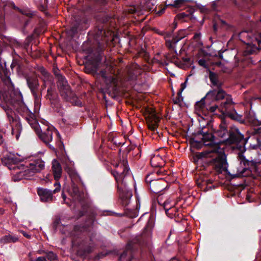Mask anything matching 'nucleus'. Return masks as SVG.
<instances>
[{
  "mask_svg": "<svg viewBox=\"0 0 261 261\" xmlns=\"http://www.w3.org/2000/svg\"><path fill=\"white\" fill-rule=\"evenodd\" d=\"M39 253H45L46 254V256L48 260L50 261H58V256L56 253H54L53 251H39Z\"/></svg>",
  "mask_w": 261,
  "mask_h": 261,
  "instance_id": "7c9ffc66",
  "label": "nucleus"
},
{
  "mask_svg": "<svg viewBox=\"0 0 261 261\" xmlns=\"http://www.w3.org/2000/svg\"><path fill=\"white\" fill-rule=\"evenodd\" d=\"M174 203L171 204L170 207H167V205H165L166 214L170 218H173V217L178 215V210L174 206Z\"/></svg>",
  "mask_w": 261,
  "mask_h": 261,
  "instance_id": "bb28decb",
  "label": "nucleus"
},
{
  "mask_svg": "<svg viewBox=\"0 0 261 261\" xmlns=\"http://www.w3.org/2000/svg\"><path fill=\"white\" fill-rule=\"evenodd\" d=\"M155 32L160 35H162V36L165 35V38L166 39H167L168 37H169L171 35L170 33H166V32H165L164 31H161L159 30H156L155 31Z\"/></svg>",
  "mask_w": 261,
  "mask_h": 261,
  "instance_id": "ea45409f",
  "label": "nucleus"
},
{
  "mask_svg": "<svg viewBox=\"0 0 261 261\" xmlns=\"http://www.w3.org/2000/svg\"><path fill=\"white\" fill-rule=\"evenodd\" d=\"M21 12L22 14H23L30 18L32 17L35 14L34 12L31 11L30 10H21Z\"/></svg>",
  "mask_w": 261,
  "mask_h": 261,
  "instance_id": "c9c22d12",
  "label": "nucleus"
},
{
  "mask_svg": "<svg viewBox=\"0 0 261 261\" xmlns=\"http://www.w3.org/2000/svg\"><path fill=\"white\" fill-rule=\"evenodd\" d=\"M180 16H181L182 18H184L186 16H187L186 14H185L184 13H181L180 15H179Z\"/></svg>",
  "mask_w": 261,
  "mask_h": 261,
  "instance_id": "052dcab7",
  "label": "nucleus"
},
{
  "mask_svg": "<svg viewBox=\"0 0 261 261\" xmlns=\"http://www.w3.org/2000/svg\"><path fill=\"white\" fill-rule=\"evenodd\" d=\"M198 64L200 66L203 67L204 68L207 67L206 62L204 59H200L198 61Z\"/></svg>",
  "mask_w": 261,
  "mask_h": 261,
  "instance_id": "79ce46f5",
  "label": "nucleus"
},
{
  "mask_svg": "<svg viewBox=\"0 0 261 261\" xmlns=\"http://www.w3.org/2000/svg\"><path fill=\"white\" fill-rule=\"evenodd\" d=\"M18 98L20 100V107L17 108L18 112H21L22 111L23 113H25L27 116H26L25 119L30 125L32 126V128L34 129L36 131V129L39 128V125L36 120L34 118V115L30 113V111L24 105V102L22 100V96L21 93H19Z\"/></svg>",
  "mask_w": 261,
  "mask_h": 261,
  "instance_id": "9d476101",
  "label": "nucleus"
},
{
  "mask_svg": "<svg viewBox=\"0 0 261 261\" xmlns=\"http://www.w3.org/2000/svg\"><path fill=\"white\" fill-rule=\"evenodd\" d=\"M205 97L202 98L200 101L197 102L195 105V109L197 112H202L205 108Z\"/></svg>",
  "mask_w": 261,
  "mask_h": 261,
  "instance_id": "c756f323",
  "label": "nucleus"
},
{
  "mask_svg": "<svg viewBox=\"0 0 261 261\" xmlns=\"http://www.w3.org/2000/svg\"><path fill=\"white\" fill-rule=\"evenodd\" d=\"M83 193L80 191L76 186H73L72 188V196L75 200L81 202L83 197Z\"/></svg>",
  "mask_w": 261,
  "mask_h": 261,
  "instance_id": "c85d7f7f",
  "label": "nucleus"
},
{
  "mask_svg": "<svg viewBox=\"0 0 261 261\" xmlns=\"http://www.w3.org/2000/svg\"><path fill=\"white\" fill-rule=\"evenodd\" d=\"M221 151V152L216 153V156L209 161L210 164L218 172H222L226 169V161L222 155L220 154V153L222 152L221 149L220 151Z\"/></svg>",
  "mask_w": 261,
  "mask_h": 261,
  "instance_id": "f8f14e48",
  "label": "nucleus"
},
{
  "mask_svg": "<svg viewBox=\"0 0 261 261\" xmlns=\"http://www.w3.org/2000/svg\"><path fill=\"white\" fill-rule=\"evenodd\" d=\"M212 183V180H210V179H207V180H203L202 181V186H204V185H208L209 184H211Z\"/></svg>",
  "mask_w": 261,
  "mask_h": 261,
  "instance_id": "603ef678",
  "label": "nucleus"
},
{
  "mask_svg": "<svg viewBox=\"0 0 261 261\" xmlns=\"http://www.w3.org/2000/svg\"><path fill=\"white\" fill-rule=\"evenodd\" d=\"M115 169L112 170L111 174L117 183L118 191L121 204L126 207L129 205L133 196L132 191L129 189L127 181L132 177L128 165L126 155H120L117 162L112 163Z\"/></svg>",
  "mask_w": 261,
  "mask_h": 261,
  "instance_id": "f03ea898",
  "label": "nucleus"
},
{
  "mask_svg": "<svg viewBox=\"0 0 261 261\" xmlns=\"http://www.w3.org/2000/svg\"><path fill=\"white\" fill-rule=\"evenodd\" d=\"M77 26H73L72 29H71V31L74 33H75L76 31H77Z\"/></svg>",
  "mask_w": 261,
  "mask_h": 261,
  "instance_id": "6e6d98bb",
  "label": "nucleus"
},
{
  "mask_svg": "<svg viewBox=\"0 0 261 261\" xmlns=\"http://www.w3.org/2000/svg\"><path fill=\"white\" fill-rule=\"evenodd\" d=\"M209 79L212 84V88L222 87L223 83L219 80L218 75L211 71L209 74Z\"/></svg>",
  "mask_w": 261,
  "mask_h": 261,
  "instance_id": "4be33fe9",
  "label": "nucleus"
},
{
  "mask_svg": "<svg viewBox=\"0 0 261 261\" xmlns=\"http://www.w3.org/2000/svg\"><path fill=\"white\" fill-rule=\"evenodd\" d=\"M145 119L148 128L152 131L156 130L158 126V123L160 121V119L156 115L153 109H148L146 110Z\"/></svg>",
  "mask_w": 261,
  "mask_h": 261,
  "instance_id": "4468645a",
  "label": "nucleus"
},
{
  "mask_svg": "<svg viewBox=\"0 0 261 261\" xmlns=\"http://www.w3.org/2000/svg\"><path fill=\"white\" fill-rule=\"evenodd\" d=\"M30 261H47L45 257L39 256L36 258V259H31Z\"/></svg>",
  "mask_w": 261,
  "mask_h": 261,
  "instance_id": "a18cd8bd",
  "label": "nucleus"
},
{
  "mask_svg": "<svg viewBox=\"0 0 261 261\" xmlns=\"http://www.w3.org/2000/svg\"><path fill=\"white\" fill-rule=\"evenodd\" d=\"M93 250V248L92 247L88 246L87 248L85 250V252L86 253H90L92 252Z\"/></svg>",
  "mask_w": 261,
  "mask_h": 261,
  "instance_id": "49530a36",
  "label": "nucleus"
},
{
  "mask_svg": "<svg viewBox=\"0 0 261 261\" xmlns=\"http://www.w3.org/2000/svg\"><path fill=\"white\" fill-rule=\"evenodd\" d=\"M153 175V173L148 174L145 178V181L146 183L149 184V186H150V185L151 184V182L153 181H154L155 180V179H152Z\"/></svg>",
  "mask_w": 261,
  "mask_h": 261,
  "instance_id": "4c0bfd02",
  "label": "nucleus"
},
{
  "mask_svg": "<svg viewBox=\"0 0 261 261\" xmlns=\"http://www.w3.org/2000/svg\"><path fill=\"white\" fill-rule=\"evenodd\" d=\"M171 203V200H167L166 201H165L163 203V207L164 210H165V205H167V207H170L171 205H170Z\"/></svg>",
  "mask_w": 261,
  "mask_h": 261,
  "instance_id": "de8ad7c7",
  "label": "nucleus"
},
{
  "mask_svg": "<svg viewBox=\"0 0 261 261\" xmlns=\"http://www.w3.org/2000/svg\"><path fill=\"white\" fill-rule=\"evenodd\" d=\"M57 86L61 96L66 101H70L74 97V93L70 89L65 78L60 74L57 75Z\"/></svg>",
  "mask_w": 261,
  "mask_h": 261,
  "instance_id": "423d86ee",
  "label": "nucleus"
},
{
  "mask_svg": "<svg viewBox=\"0 0 261 261\" xmlns=\"http://www.w3.org/2000/svg\"><path fill=\"white\" fill-rule=\"evenodd\" d=\"M259 37H260V38H261V33H259Z\"/></svg>",
  "mask_w": 261,
  "mask_h": 261,
  "instance_id": "774afa93",
  "label": "nucleus"
},
{
  "mask_svg": "<svg viewBox=\"0 0 261 261\" xmlns=\"http://www.w3.org/2000/svg\"><path fill=\"white\" fill-rule=\"evenodd\" d=\"M135 245L133 241H130L129 243H128L126 250H125L120 256L119 260L121 261L123 259L125 258L126 256L127 255L128 253H129L130 254L132 253V251L133 249L135 248V247L133 246Z\"/></svg>",
  "mask_w": 261,
  "mask_h": 261,
  "instance_id": "cd10ccee",
  "label": "nucleus"
},
{
  "mask_svg": "<svg viewBox=\"0 0 261 261\" xmlns=\"http://www.w3.org/2000/svg\"><path fill=\"white\" fill-rule=\"evenodd\" d=\"M19 241V237L15 235L9 234L0 238V244H5L10 243H16Z\"/></svg>",
  "mask_w": 261,
  "mask_h": 261,
  "instance_id": "5701e85b",
  "label": "nucleus"
},
{
  "mask_svg": "<svg viewBox=\"0 0 261 261\" xmlns=\"http://www.w3.org/2000/svg\"><path fill=\"white\" fill-rule=\"evenodd\" d=\"M200 37H201V34L200 33H196L194 34V36H193V39L195 40L197 42H199V41L200 40Z\"/></svg>",
  "mask_w": 261,
  "mask_h": 261,
  "instance_id": "c03bdc74",
  "label": "nucleus"
},
{
  "mask_svg": "<svg viewBox=\"0 0 261 261\" xmlns=\"http://www.w3.org/2000/svg\"><path fill=\"white\" fill-rule=\"evenodd\" d=\"M102 78L108 92L112 97L116 96L119 93L118 77L115 73L114 67L108 66L107 70H101L99 73Z\"/></svg>",
  "mask_w": 261,
  "mask_h": 261,
  "instance_id": "20e7f679",
  "label": "nucleus"
},
{
  "mask_svg": "<svg viewBox=\"0 0 261 261\" xmlns=\"http://www.w3.org/2000/svg\"><path fill=\"white\" fill-rule=\"evenodd\" d=\"M165 8L161 10V13H163V12H164V11H165Z\"/></svg>",
  "mask_w": 261,
  "mask_h": 261,
  "instance_id": "0e129e2a",
  "label": "nucleus"
},
{
  "mask_svg": "<svg viewBox=\"0 0 261 261\" xmlns=\"http://www.w3.org/2000/svg\"><path fill=\"white\" fill-rule=\"evenodd\" d=\"M198 136H201L203 145L208 146L209 149L199 152L196 154L198 159H202L204 158L212 157V153L220 152L221 147L220 144L222 141H217L215 136H214L213 131L212 128L208 127H203L197 132Z\"/></svg>",
  "mask_w": 261,
  "mask_h": 261,
  "instance_id": "7ed1b4c3",
  "label": "nucleus"
},
{
  "mask_svg": "<svg viewBox=\"0 0 261 261\" xmlns=\"http://www.w3.org/2000/svg\"><path fill=\"white\" fill-rule=\"evenodd\" d=\"M215 134L216 135L215 138L218 137L220 138H226V137L228 135V132L227 130V126L225 122H222L218 129L215 132Z\"/></svg>",
  "mask_w": 261,
  "mask_h": 261,
  "instance_id": "412c9836",
  "label": "nucleus"
},
{
  "mask_svg": "<svg viewBox=\"0 0 261 261\" xmlns=\"http://www.w3.org/2000/svg\"><path fill=\"white\" fill-rule=\"evenodd\" d=\"M161 172H162L161 171H158L156 172V174H160Z\"/></svg>",
  "mask_w": 261,
  "mask_h": 261,
  "instance_id": "69168bd1",
  "label": "nucleus"
},
{
  "mask_svg": "<svg viewBox=\"0 0 261 261\" xmlns=\"http://www.w3.org/2000/svg\"><path fill=\"white\" fill-rule=\"evenodd\" d=\"M206 109H208L211 112H215L217 109L219 111V106L216 105Z\"/></svg>",
  "mask_w": 261,
  "mask_h": 261,
  "instance_id": "a19ab883",
  "label": "nucleus"
},
{
  "mask_svg": "<svg viewBox=\"0 0 261 261\" xmlns=\"http://www.w3.org/2000/svg\"><path fill=\"white\" fill-rule=\"evenodd\" d=\"M260 50H261V48L256 47L254 44L252 43H247V46L244 54L245 55L256 54Z\"/></svg>",
  "mask_w": 261,
  "mask_h": 261,
  "instance_id": "393cba45",
  "label": "nucleus"
},
{
  "mask_svg": "<svg viewBox=\"0 0 261 261\" xmlns=\"http://www.w3.org/2000/svg\"><path fill=\"white\" fill-rule=\"evenodd\" d=\"M255 41L257 42L258 45H259L261 43V40L258 39L256 38H255Z\"/></svg>",
  "mask_w": 261,
  "mask_h": 261,
  "instance_id": "bf43d9fd",
  "label": "nucleus"
},
{
  "mask_svg": "<svg viewBox=\"0 0 261 261\" xmlns=\"http://www.w3.org/2000/svg\"><path fill=\"white\" fill-rule=\"evenodd\" d=\"M213 9H214V10H217L216 8H215V4H213Z\"/></svg>",
  "mask_w": 261,
  "mask_h": 261,
  "instance_id": "e2e57ef3",
  "label": "nucleus"
},
{
  "mask_svg": "<svg viewBox=\"0 0 261 261\" xmlns=\"http://www.w3.org/2000/svg\"><path fill=\"white\" fill-rule=\"evenodd\" d=\"M20 232L23 234V236L27 238V239H31V235L29 234V233L25 232V231H23V230H20Z\"/></svg>",
  "mask_w": 261,
  "mask_h": 261,
  "instance_id": "09e8293b",
  "label": "nucleus"
},
{
  "mask_svg": "<svg viewBox=\"0 0 261 261\" xmlns=\"http://www.w3.org/2000/svg\"><path fill=\"white\" fill-rule=\"evenodd\" d=\"M4 141V139L3 138V136L0 134V145L3 144Z\"/></svg>",
  "mask_w": 261,
  "mask_h": 261,
  "instance_id": "4d7b16f0",
  "label": "nucleus"
},
{
  "mask_svg": "<svg viewBox=\"0 0 261 261\" xmlns=\"http://www.w3.org/2000/svg\"><path fill=\"white\" fill-rule=\"evenodd\" d=\"M65 171L69 174L70 177H74L76 175L75 170L72 167L66 165L64 167Z\"/></svg>",
  "mask_w": 261,
  "mask_h": 261,
  "instance_id": "f704fd0d",
  "label": "nucleus"
},
{
  "mask_svg": "<svg viewBox=\"0 0 261 261\" xmlns=\"http://www.w3.org/2000/svg\"><path fill=\"white\" fill-rule=\"evenodd\" d=\"M48 85L47 83H43V84L41 86V92L45 89V88L46 87L47 85Z\"/></svg>",
  "mask_w": 261,
  "mask_h": 261,
  "instance_id": "864d4df0",
  "label": "nucleus"
},
{
  "mask_svg": "<svg viewBox=\"0 0 261 261\" xmlns=\"http://www.w3.org/2000/svg\"><path fill=\"white\" fill-rule=\"evenodd\" d=\"M228 136H229L228 138L226 139V141L228 143L240 144V147L243 148V150H245V141L244 136L241 134L237 127L236 126L231 127Z\"/></svg>",
  "mask_w": 261,
  "mask_h": 261,
  "instance_id": "0eeeda50",
  "label": "nucleus"
},
{
  "mask_svg": "<svg viewBox=\"0 0 261 261\" xmlns=\"http://www.w3.org/2000/svg\"><path fill=\"white\" fill-rule=\"evenodd\" d=\"M186 2L187 0H175L173 4L167 5L166 7L172 6L175 8H179L182 6Z\"/></svg>",
  "mask_w": 261,
  "mask_h": 261,
  "instance_id": "72a5a7b5",
  "label": "nucleus"
},
{
  "mask_svg": "<svg viewBox=\"0 0 261 261\" xmlns=\"http://www.w3.org/2000/svg\"><path fill=\"white\" fill-rule=\"evenodd\" d=\"M104 256H105V254H103L102 253H100V254H97L95 258L96 259H99L100 258H101V257H103Z\"/></svg>",
  "mask_w": 261,
  "mask_h": 261,
  "instance_id": "5fc2aeb1",
  "label": "nucleus"
},
{
  "mask_svg": "<svg viewBox=\"0 0 261 261\" xmlns=\"http://www.w3.org/2000/svg\"><path fill=\"white\" fill-rule=\"evenodd\" d=\"M153 227V222L152 220H148L145 227L144 228L140 236H137L131 241L136 244H140L142 241H145L149 239L152 236V230Z\"/></svg>",
  "mask_w": 261,
  "mask_h": 261,
  "instance_id": "ddd939ff",
  "label": "nucleus"
},
{
  "mask_svg": "<svg viewBox=\"0 0 261 261\" xmlns=\"http://www.w3.org/2000/svg\"><path fill=\"white\" fill-rule=\"evenodd\" d=\"M183 100V97L181 95V94L180 95H178L177 96L173 99V102L175 104H180L181 102Z\"/></svg>",
  "mask_w": 261,
  "mask_h": 261,
  "instance_id": "e433bc0d",
  "label": "nucleus"
},
{
  "mask_svg": "<svg viewBox=\"0 0 261 261\" xmlns=\"http://www.w3.org/2000/svg\"><path fill=\"white\" fill-rule=\"evenodd\" d=\"M154 0H145L143 7L145 10L151 11L153 9Z\"/></svg>",
  "mask_w": 261,
  "mask_h": 261,
  "instance_id": "473e14b6",
  "label": "nucleus"
},
{
  "mask_svg": "<svg viewBox=\"0 0 261 261\" xmlns=\"http://www.w3.org/2000/svg\"><path fill=\"white\" fill-rule=\"evenodd\" d=\"M150 164L154 167H163L164 165V161L160 155H153L150 159Z\"/></svg>",
  "mask_w": 261,
  "mask_h": 261,
  "instance_id": "b1692460",
  "label": "nucleus"
},
{
  "mask_svg": "<svg viewBox=\"0 0 261 261\" xmlns=\"http://www.w3.org/2000/svg\"><path fill=\"white\" fill-rule=\"evenodd\" d=\"M12 113L11 111L7 112V115H8V117L9 118L10 121L14 120V119H13V117H12Z\"/></svg>",
  "mask_w": 261,
  "mask_h": 261,
  "instance_id": "8fccbe9b",
  "label": "nucleus"
},
{
  "mask_svg": "<svg viewBox=\"0 0 261 261\" xmlns=\"http://www.w3.org/2000/svg\"><path fill=\"white\" fill-rule=\"evenodd\" d=\"M40 78L42 80L43 83H47L49 85V87L50 86H53L55 85L54 78L53 76L50 75L49 73L46 75L41 76Z\"/></svg>",
  "mask_w": 261,
  "mask_h": 261,
  "instance_id": "2f4dec72",
  "label": "nucleus"
},
{
  "mask_svg": "<svg viewBox=\"0 0 261 261\" xmlns=\"http://www.w3.org/2000/svg\"><path fill=\"white\" fill-rule=\"evenodd\" d=\"M136 9L134 7H131L128 9V12L131 14L135 13L136 12Z\"/></svg>",
  "mask_w": 261,
  "mask_h": 261,
  "instance_id": "3c124183",
  "label": "nucleus"
},
{
  "mask_svg": "<svg viewBox=\"0 0 261 261\" xmlns=\"http://www.w3.org/2000/svg\"><path fill=\"white\" fill-rule=\"evenodd\" d=\"M1 161L4 165L13 170V179L15 181L23 178L30 179L36 173L40 172L44 168V162L40 159H36L24 165L19 164V159L11 153L5 154Z\"/></svg>",
  "mask_w": 261,
  "mask_h": 261,
  "instance_id": "f257e3e1",
  "label": "nucleus"
},
{
  "mask_svg": "<svg viewBox=\"0 0 261 261\" xmlns=\"http://www.w3.org/2000/svg\"><path fill=\"white\" fill-rule=\"evenodd\" d=\"M51 104L58 103L59 101L58 94L56 90L55 85L50 86L47 90V94L45 96Z\"/></svg>",
  "mask_w": 261,
  "mask_h": 261,
  "instance_id": "a211bd4d",
  "label": "nucleus"
},
{
  "mask_svg": "<svg viewBox=\"0 0 261 261\" xmlns=\"http://www.w3.org/2000/svg\"><path fill=\"white\" fill-rule=\"evenodd\" d=\"M185 37L184 31L179 32L178 35L171 40H166V46L171 49L174 50L176 44L181 39Z\"/></svg>",
  "mask_w": 261,
  "mask_h": 261,
  "instance_id": "aec40b11",
  "label": "nucleus"
},
{
  "mask_svg": "<svg viewBox=\"0 0 261 261\" xmlns=\"http://www.w3.org/2000/svg\"><path fill=\"white\" fill-rule=\"evenodd\" d=\"M238 158L240 160L242 169L238 170L237 176L243 177L248 176L251 173V169L254 167V162L247 160L242 152L238 153Z\"/></svg>",
  "mask_w": 261,
  "mask_h": 261,
  "instance_id": "6e6552de",
  "label": "nucleus"
},
{
  "mask_svg": "<svg viewBox=\"0 0 261 261\" xmlns=\"http://www.w3.org/2000/svg\"><path fill=\"white\" fill-rule=\"evenodd\" d=\"M52 171L55 180L57 181L62 176V168L61 164L57 160L52 161Z\"/></svg>",
  "mask_w": 261,
  "mask_h": 261,
  "instance_id": "6ab92c4d",
  "label": "nucleus"
},
{
  "mask_svg": "<svg viewBox=\"0 0 261 261\" xmlns=\"http://www.w3.org/2000/svg\"><path fill=\"white\" fill-rule=\"evenodd\" d=\"M167 186L166 181L163 178H160L153 181L149 186V189L152 192L158 194L165 189Z\"/></svg>",
  "mask_w": 261,
  "mask_h": 261,
  "instance_id": "dca6fc26",
  "label": "nucleus"
},
{
  "mask_svg": "<svg viewBox=\"0 0 261 261\" xmlns=\"http://www.w3.org/2000/svg\"><path fill=\"white\" fill-rule=\"evenodd\" d=\"M53 132L56 133V130L49 127H47L43 132L40 130L39 128L36 129L38 137L46 144H48L52 141Z\"/></svg>",
  "mask_w": 261,
  "mask_h": 261,
  "instance_id": "2eb2a0df",
  "label": "nucleus"
},
{
  "mask_svg": "<svg viewBox=\"0 0 261 261\" xmlns=\"http://www.w3.org/2000/svg\"><path fill=\"white\" fill-rule=\"evenodd\" d=\"M188 78L186 79V81L182 83L181 84V88L180 89V90H179V91L178 92V95H180V94L182 93V92L184 91V90L186 88V86H187V81H188Z\"/></svg>",
  "mask_w": 261,
  "mask_h": 261,
  "instance_id": "58836bf2",
  "label": "nucleus"
},
{
  "mask_svg": "<svg viewBox=\"0 0 261 261\" xmlns=\"http://www.w3.org/2000/svg\"><path fill=\"white\" fill-rule=\"evenodd\" d=\"M39 71L41 73L42 76L49 74V73L43 67H40L39 68Z\"/></svg>",
  "mask_w": 261,
  "mask_h": 261,
  "instance_id": "37998d69",
  "label": "nucleus"
},
{
  "mask_svg": "<svg viewBox=\"0 0 261 261\" xmlns=\"http://www.w3.org/2000/svg\"><path fill=\"white\" fill-rule=\"evenodd\" d=\"M54 186L55 189L53 191L42 188L37 189V194L41 201L50 202L53 200V194L59 192L61 190V186L59 182L56 181L54 184Z\"/></svg>",
  "mask_w": 261,
  "mask_h": 261,
  "instance_id": "1a4fd4ad",
  "label": "nucleus"
},
{
  "mask_svg": "<svg viewBox=\"0 0 261 261\" xmlns=\"http://www.w3.org/2000/svg\"><path fill=\"white\" fill-rule=\"evenodd\" d=\"M21 130L22 126L21 123L18 121H15V125L12 129V134L15 136L17 140L19 139Z\"/></svg>",
  "mask_w": 261,
  "mask_h": 261,
  "instance_id": "a878e982",
  "label": "nucleus"
},
{
  "mask_svg": "<svg viewBox=\"0 0 261 261\" xmlns=\"http://www.w3.org/2000/svg\"><path fill=\"white\" fill-rule=\"evenodd\" d=\"M214 28L215 30H216V25H214Z\"/></svg>",
  "mask_w": 261,
  "mask_h": 261,
  "instance_id": "338daca9",
  "label": "nucleus"
},
{
  "mask_svg": "<svg viewBox=\"0 0 261 261\" xmlns=\"http://www.w3.org/2000/svg\"><path fill=\"white\" fill-rule=\"evenodd\" d=\"M103 34L105 33L104 31H103V30H100V34L102 35V34H103Z\"/></svg>",
  "mask_w": 261,
  "mask_h": 261,
  "instance_id": "680f3d73",
  "label": "nucleus"
},
{
  "mask_svg": "<svg viewBox=\"0 0 261 261\" xmlns=\"http://www.w3.org/2000/svg\"><path fill=\"white\" fill-rule=\"evenodd\" d=\"M62 197L64 201H65L66 199V195L63 192L62 193Z\"/></svg>",
  "mask_w": 261,
  "mask_h": 261,
  "instance_id": "13d9d810",
  "label": "nucleus"
},
{
  "mask_svg": "<svg viewBox=\"0 0 261 261\" xmlns=\"http://www.w3.org/2000/svg\"><path fill=\"white\" fill-rule=\"evenodd\" d=\"M225 101L221 103L219 106V111L232 119L239 120L241 116L238 114L234 108V102L230 95H228L225 98Z\"/></svg>",
  "mask_w": 261,
  "mask_h": 261,
  "instance_id": "39448f33",
  "label": "nucleus"
},
{
  "mask_svg": "<svg viewBox=\"0 0 261 261\" xmlns=\"http://www.w3.org/2000/svg\"><path fill=\"white\" fill-rule=\"evenodd\" d=\"M229 95L222 89V87H220L213 88L212 90L207 93L205 98L206 100L218 101L225 99Z\"/></svg>",
  "mask_w": 261,
  "mask_h": 261,
  "instance_id": "9b49d317",
  "label": "nucleus"
},
{
  "mask_svg": "<svg viewBox=\"0 0 261 261\" xmlns=\"http://www.w3.org/2000/svg\"><path fill=\"white\" fill-rule=\"evenodd\" d=\"M27 85L35 99L38 98L37 91L39 86L38 79L34 76H28L26 79Z\"/></svg>",
  "mask_w": 261,
  "mask_h": 261,
  "instance_id": "f3484780",
  "label": "nucleus"
}]
</instances>
